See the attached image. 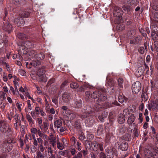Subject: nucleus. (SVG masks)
Segmentation results:
<instances>
[{
  "instance_id": "1",
  "label": "nucleus",
  "mask_w": 158,
  "mask_h": 158,
  "mask_svg": "<svg viewBox=\"0 0 158 158\" xmlns=\"http://www.w3.org/2000/svg\"><path fill=\"white\" fill-rule=\"evenodd\" d=\"M87 143H88L89 145V148L94 151H97L99 149L101 151H102L104 149L103 148V142L98 143L96 141H94L92 142H88Z\"/></svg>"
},
{
  "instance_id": "2",
  "label": "nucleus",
  "mask_w": 158,
  "mask_h": 158,
  "mask_svg": "<svg viewBox=\"0 0 158 158\" xmlns=\"http://www.w3.org/2000/svg\"><path fill=\"white\" fill-rule=\"evenodd\" d=\"M36 121L38 127L41 131L43 133L46 132L48 129V123L46 122H43L41 118H37Z\"/></svg>"
},
{
  "instance_id": "3",
  "label": "nucleus",
  "mask_w": 158,
  "mask_h": 158,
  "mask_svg": "<svg viewBox=\"0 0 158 158\" xmlns=\"http://www.w3.org/2000/svg\"><path fill=\"white\" fill-rule=\"evenodd\" d=\"M0 128L1 131L6 134H8L11 131L8 124L2 121H0Z\"/></svg>"
},
{
  "instance_id": "4",
  "label": "nucleus",
  "mask_w": 158,
  "mask_h": 158,
  "mask_svg": "<svg viewBox=\"0 0 158 158\" xmlns=\"http://www.w3.org/2000/svg\"><path fill=\"white\" fill-rule=\"evenodd\" d=\"M123 14V11L119 7H116L114 9L113 12V15L114 17H116V19L118 20V23L121 22Z\"/></svg>"
},
{
  "instance_id": "5",
  "label": "nucleus",
  "mask_w": 158,
  "mask_h": 158,
  "mask_svg": "<svg viewBox=\"0 0 158 158\" xmlns=\"http://www.w3.org/2000/svg\"><path fill=\"white\" fill-rule=\"evenodd\" d=\"M2 150L3 152H8L12 149V144L8 142L3 143L1 146Z\"/></svg>"
},
{
  "instance_id": "6",
  "label": "nucleus",
  "mask_w": 158,
  "mask_h": 158,
  "mask_svg": "<svg viewBox=\"0 0 158 158\" xmlns=\"http://www.w3.org/2000/svg\"><path fill=\"white\" fill-rule=\"evenodd\" d=\"M141 87V84L139 81L134 82L132 85V92L134 94H137L140 90Z\"/></svg>"
},
{
  "instance_id": "7",
  "label": "nucleus",
  "mask_w": 158,
  "mask_h": 158,
  "mask_svg": "<svg viewBox=\"0 0 158 158\" xmlns=\"http://www.w3.org/2000/svg\"><path fill=\"white\" fill-rule=\"evenodd\" d=\"M38 78L41 81L46 82L47 78L45 74V71L43 70H39L37 73Z\"/></svg>"
},
{
  "instance_id": "8",
  "label": "nucleus",
  "mask_w": 158,
  "mask_h": 158,
  "mask_svg": "<svg viewBox=\"0 0 158 158\" xmlns=\"http://www.w3.org/2000/svg\"><path fill=\"white\" fill-rule=\"evenodd\" d=\"M46 154V156L48 158H56L55 153L51 146L47 148Z\"/></svg>"
},
{
  "instance_id": "9",
  "label": "nucleus",
  "mask_w": 158,
  "mask_h": 158,
  "mask_svg": "<svg viewBox=\"0 0 158 158\" xmlns=\"http://www.w3.org/2000/svg\"><path fill=\"white\" fill-rule=\"evenodd\" d=\"M93 94L96 95V98H98V102H99L104 101L107 98V97L106 95L101 94L99 92H94Z\"/></svg>"
},
{
  "instance_id": "10",
  "label": "nucleus",
  "mask_w": 158,
  "mask_h": 158,
  "mask_svg": "<svg viewBox=\"0 0 158 158\" xmlns=\"http://www.w3.org/2000/svg\"><path fill=\"white\" fill-rule=\"evenodd\" d=\"M18 49L19 53L21 55L26 54L28 52V49L22 44L21 46H19Z\"/></svg>"
},
{
  "instance_id": "11",
  "label": "nucleus",
  "mask_w": 158,
  "mask_h": 158,
  "mask_svg": "<svg viewBox=\"0 0 158 158\" xmlns=\"http://www.w3.org/2000/svg\"><path fill=\"white\" fill-rule=\"evenodd\" d=\"M32 57H35L38 59L41 60H43L45 57L44 54L43 53L37 54V53L34 51H32Z\"/></svg>"
},
{
  "instance_id": "12",
  "label": "nucleus",
  "mask_w": 158,
  "mask_h": 158,
  "mask_svg": "<svg viewBox=\"0 0 158 158\" xmlns=\"http://www.w3.org/2000/svg\"><path fill=\"white\" fill-rule=\"evenodd\" d=\"M101 108V105L100 104H96L95 105L94 107L91 110V112H97ZM90 112L91 111H89L86 109V110L84 112V113L86 114L88 113V114H90Z\"/></svg>"
},
{
  "instance_id": "13",
  "label": "nucleus",
  "mask_w": 158,
  "mask_h": 158,
  "mask_svg": "<svg viewBox=\"0 0 158 158\" xmlns=\"http://www.w3.org/2000/svg\"><path fill=\"white\" fill-rule=\"evenodd\" d=\"M15 23L18 26H22L24 24V21L23 18L19 17L15 20Z\"/></svg>"
},
{
  "instance_id": "14",
  "label": "nucleus",
  "mask_w": 158,
  "mask_h": 158,
  "mask_svg": "<svg viewBox=\"0 0 158 158\" xmlns=\"http://www.w3.org/2000/svg\"><path fill=\"white\" fill-rule=\"evenodd\" d=\"M62 100L63 102L66 103H68L70 99L69 94L67 93H64L62 94Z\"/></svg>"
},
{
  "instance_id": "15",
  "label": "nucleus",
  "mask_w": 158,
  "mask_h": 158,
  "mask_svg": "<svg viewBox=\"0 0 158 158\" xmlns=\"http://www.w3.org/2000/svg\"><path fill=\"white\" fill-rule=\"evenodd\" d=\"M49 142L52 144L53 147H54L56 144V138L54 137L52 135H50L48 137Z\"/></svg>"
},
{
  "instance_id": "16",
  "label": "nucleus",
  "mask_w": 158,
  "mask_h": 158,
  "mask_svg": "<svg viewBox=\"0 0 158 158\" xmlns=\"http://www.w3.org/2000/svg\"><path fill=\"white\" fill-rule=\"evenodd\" d=\"M66 150H61L58 152V154L56 156L57 158H62V156L66 157Z\"/></svg>"
},
{
  "instance_id": "17",
  "label": "nucleus",
  "mask_w": 158,
  "mask_h": 158,
  "mask_svg": "<svg viewBox=\"0 0 158 158\" xmlns=\"http://www.w3.org/2000/svg\"><path fill=\"white\" fill-rule=\"evenodd\" d=\"M21 44L24 45V46H25L28 49L34 47V46L32 45L31 43L29 41L23 42Z\"/></svg>"
},
{
  "instance_id": "18",
  "label": "nucleus",
  "mask_w": 158,
  "mask_h": 158,
  "mask_svg": "<svg viewBox=\"0 0 158 158\" xmlns=\"http://www.w3.org/2000/svg\"><path fill=\"white\" fill-rule=\"evenodd\" d=\"M54 126L57 128H59L62 125V122L61 120H56L54 123Z\"/></svg>"
},
{
  "instance_id": "19",
  "label": "nucleus",
  "mask_w": 158,
  "mask_h": 158,
  "mask_svg": "<svg viewBox=\"0 0 158 158\" xmlns=\"http://www.w3.org/2000/svg\"><path fill=\"white\" fill-rule=\"evenodd\" d=\"M135 117L133 114H131L128 116L127 119V123L129 124H131L135 120Z\"/></svg>"
},
{
  "instance_id": "20",
  "label": "nucleus",
  "mask_w": 158,
  "mask_h": 158,
  "mask_svg": "<svg viewBox=\"0 0 158 158\" xmlns=\"http://www.w3.org/2000/svg\"><path fill=\"white\" fill-rule=\"evenodd\" d=\"M3 29L5 31H9L11 29L12 27L10 23L8 22L4 25Z\"/></svg>"
},
{
  "instance_id": "21",
  "label": "nucleus",
  "mask_w": 158,
  "mask_h": 158,
  "mask_svg": "<svg viewBox=\"0 0 158 158\" xmlns=\"http://www.w3.org/2000/svg\"><path fill=\"white\" fill-rule=\"evenodd\" d=\"M6 94L3 91H0V104L2 103L4 100L6 99Z\"/></svg>"
},
{
  "instance_id": "22",
  "label": "nucleus",
  "mask_w": 158,
  "mask_h": 158,
  "mask_svg": "<svg viewBox=\"0 0 158 158\" xmlns=\"http://www.w3.org/2000/svg\"><path fill=\"white\" fill-rule=\"evenodd\" d=\"M154 154V151L152 153H151V151H148L145 155L147 158H156Z\"/></svg>"
},
{
  "instance_id": "23",
  "label": "nucleus",
  "mask_w": 158,
  "mask_h": 158,
  "mask_svg": "<svg viewBox=\"0 0 158 158\" xmlns=\"http://www.w3.org/2000/svg\"><path fill=\"white\" fill-rule=\"evenodd\" d=\"M74 103L75 104V107L80 108L82 106V102L81 100L80 99H76Z\"/></svg>"
},
{
  "instance_id": "24",
  "label": "nucleus",
  "mask_w": 158,
  "mask_h": 158,
  "mask_svg": "<svg viewBox=\"0 0 158 158\" xmlns=\"http://www.w3.org/2000/svg\"><path fill=\"white\" fill-rule=\"evenodd\" d=\"M74 103L75 104V107L80 108L82 106V102L81 100L80 99H76Z\"/></svg>"
},
{
  "instance_id": "25",
  "label": "nucleus",
  "mask_w": 158,
  "mask_h": 158,
  "mask_svg": "<svg viewBox=\"0 0 158 158\" xmlns=\"http://www.w3.org/2000/svg\"><path fill=\"white\" fill-rule=\"evenodd\" d=\"M57 148L59 150H62L64 148V145L62 143L60 142L58 140L56 141Z\"/></svg>"
},
{
  "instance_id": "26",
  "label": "nucleus",
  "mask_w": 158,
  "mask_h": 158,
  "mask_svg": "<svg viewBox=\"0 0 158 158\" xmlns=\"http://www.w3.org/2000/svg\"><path fill=\"white\" fill-rule=\"evenodd\" d=\"M108 115V113L107 112H104L102 115H100L98 116V118L102 122H103L104 119L106 118Z\"/></svg>"
},
{
  "instance_id": "27",
  "label": "nucleus",
  "mask_w": 158,
  "mask_h": 158,
  "mask_svg": "<svg viewBox=\"0 0 158 158\" xmlns=\"http://www.w3.org/2000/svg\"><path fill=\"white\" fill-rule=\"evenodd\" d=\"M114 84V81L112 79H110L106 83V85L108 88L112 87Z\"/></svg>"
},
{
  "instance_id": "28",
  "label": "nucleus",
  "mask_w": 158,
  "mask_h": 158,
  "mask_svg": "<svg viewBox=\"0 0 158 158\" xmlns=\"http://www.w3.org/2000/svg\"><path fill=\"white\" fill-rule=\"evenodd\" d=\"M122 114L125 118H127L131 114L128 110L125 109L123 110V114Z\"/></svg>"
},
{
  "instance_id": "29",
  "label": "nucleus",
  "mask_w": 158,
  "mask_h": 158,
  "mask_svg": "<svg viewBox=\"0 0 158 158\" xmlns=\"http://www.w3.org/2000/svg\"><path fill=\"white\" fill-rule=\"evenodd\" d=\"M31 131L33 138H34L35 135L37 133V129L35 128H32L31 129Z\"/></svg>"
},
{
  "instance_id": "30",
  "label": "nucleus",
  "mask_w": 158,
  "mask_h": 158,
  "mask_svg": "<svg viewBox=\"0 0 158 158\" xmlns=\"http://www.w3.org/2000/svg\"><path fill=\"white\" fill-rule=\"evenodd\" d=\"M58 97L57 96H55L52 98V101L57 106H58Z\"/></svg>"
},
{
  "instance_id": "31",
  "label": "nucleus",
  "mask_w": 158,
  "mask_h": 158,
  "mask_svg": "<svg viewBox=\"0 0 158 158\" xmlns=\"http://www.w3.org/2000/svg\"><path fill=\"white\" fill-rule=\"evenodd\" d=\"M118 21L117 22V23L118 24L117 25L116 28L118 30L121 31L124 29L125 28V26L123 24H119Z\"/></svg>"
},
{
  "instance_id": "32",
  "label": "nucleus",
  "mask_w": 158,
  "mask_h": 158,
  "mask_svg": "<svg viewBox=\"0 0 158 158\" xmlns=\"http://www.w3.org/2000/svg\"><path fill=\"white\" fill-rule=\"evenodd\" d=\"M122 115V114H120L118 119V122L120 124L123 123L125 120V118Z\"/></svg>"
},
{
  "instance_id": "33",
  "label": "nucleus",
  "mask_w": 158,
  "mask_h": 158,
  "mask_svg": "<svg viewBox=\"0 0 158 158\" xmlns=\"http://www.w3.org/2000/svg\"><path fill=\"white\" fill-rule=\"evenodd\" d=\"M151 106L154 110H156L158 108V99L156 100L155 102H153Z\"/></svg>"
},
{
  "instance_id": "34",
  "label": "nucleus",
  "mask_w": 158,
  "mask_h": 158,
  "mask_svg": "<svg viewBox=\"0 0 158 158\" xmlns=\"http://www.w3.org/2000/svg\"><path fill=\"white\" fill-rule=\"evenodd\" d=\"M20 16L23 18H27L29 15V13L28 12L24 11L22 12V13L20 14Z\"/></svg>"
},
{
  "instance_id": "35",
  "label": "nucleus",
  "mask_w": 158,
  "mask_h": 158,
  "mask_svg": "<svg viewBox=\"0 0 158 158\" xmlns=\"http://www.w3.org/2000/svg\"><path fill=\"white\" fill-rule=\"evenodd\" d=\"M152 37L153 40L156 41L158 40V35L154 32H153L152 33Z\"/></svg>"
},
{
  "instance_id": "36",
  "label": "nucleus",
  "mask_w": 158,
  "mask_h": 158,
  "mask_svg": "<svg viewBox=\"0 0 158 158\" xmlns=\"http://www.w3.org/2000/svg\"><path fill=\"white\" fill-rule=\"evenodd\" d=\"M114 152L111 149L109 151L107 152V156H109L110 158H113L114 156Z\"/></svg>"
},
{
  "instance_id": "37",
  "label": "nucleus",
  "mask_w": 158,
  "mask_h": 158,
  "mask_svg": "<svg viewBox=\"0 0 158 158\" xmlns=\"http://www.w3.org/2000/svg\"><path fill=\"white\" fill-rule=\"evenodd\" d=\"M27 119L29 123L32 126L33 123V121L31 117L29 115H27Z\"/></svg>"
},
{
  "instance_id": "38",
  "label": "nucleus",
  "mask_w": 158,
  "mask_h": 158,
  "mask_svg": "<svg viewBox=\"0 0 158 158\" xmlns=\"http://www.w3.org/2000/svg\"><path fill=\"white\" fill-rule=\"evenodd\" d=\"M31 65L34 66H37L40 64V61L38 60H35L32 61L31 63Z\"/></svg>"
},
{
  "instance_id": "39",
  "label": "nucleus",
  "mask_w": 158,
  "mask_h": 158,
  "mask_svg": "<svg viewBox=\"0 0 158 158\" xmlns=\"http://www.w3.org/2000/svg\"><path fill=\"white\" fill-rule=\"evenodd\" d=\"M128 148V144L127 143H125L122 145L121 149L122 151H126Z\"/></svg>"
},
{
  "instance_id": "40",
  "label": "nucleus",
  "mask_w": 158,
  "mask_h": 158,
  "mask_svg": "<svg viewBox=\"0 0 158 158\" xmlns=\"http://www.w3.org/2000/svg\"><path fill=\"white\" fill-rule=\"evenodd\" d=\"M14 118L15 120V122H16L17 121L20 119V118H23V115L22 114L20 115L18 114H15L14 116Z\"/></svg>"
},
{
  "instance_id": "41",
  "label": "nucleus",
  "mask_w": 158,
  "mask_h": 158,
  "mask_svg": "<svg viewBox=\"0 0 158 158\" xmlns=\"http://www.w3.org/2000/svg\"><path fill=\"white\" fill-rule=\"evenodd\" d=\"M123 10L126 12H128L131 10L130 7L129 6L124 5L123 7Z\"/></svg>"
},
{
  "instance_id": "42",
  "label": "nucleus",
  "mask_w": 158,
  "mask_h": 158,
  "mask_svg": "<svg viewBox=\"0 0 158 158\" xmlns=\"http://www.w3.org/2000/svg\"><path fill=\"white\" fill-rule=\"evenodd\" d=\"M70 87L74 89H76L78 87V85L75 82H72L71 83L70 85Z\"/></svg>"
},
{
  "instance_id": "43",
  "label": "nucleus",
  "mask_w": 158,
  "mask_h": 158,
  "mask_svg": "<svg viewBox=\"0 0 158 158\" xmlns=\"http://www.w3.org/2000/svg\"><path fill=\"white\" fill-rule=\"evenodd\" d=\"M118 86L119 87H123V80L122 78H119L118 80Z\"/></svg>"
},
{
  "instance_id": "44",
  "label": "nucleus",
  "mask_w": 158,
  "mask_h": 158,
  "mask_svg": "<svg viewBox=\"0 0 158 158\" xmlns=\"http://www.w3.org/2000/svg\"><path fill=\"white\" fill-rule=\"evenodd\" d=\"M19 74L22 76H24L26 75V72L23 69H19Z\"/></svg>"
},
{
  "instance_id": "45",
  "label": "nucleus",
  "mask_w": 158,
  "mask_h": 158,
  "mask_svg": "<svg viewBox=\"0 0 158 158\" xmlns=\"http://www.w3.org/2000/svg\"><path fill=\"white\" fill-rule=\"evenodd\" d=\"M134 34L131 31H129L127 33V37L129 39H131L134 36Z\"/></svg>"
},
{
  "instance_id": "46",
  "label": "nucleus",
  "mask_w": 158,
  "mask_h": 158,
  "mask_svg": "<svg viewBox=\"0 0 158 158\" xmlns=\"http://www.w3.org/2000/svg\"><path fill=\"white\" fill-rule=\"evenodd\" d=\"M10 90L12 92L13 94L14 95H15L16 93H19L18 91H16V89H14V88L12 86L10 87Z\"/></svg>"
},
{
  "instance_id": "47",
  "label": "nucleus",
  "mask_w": 158,
  "mask_h": 158,
  "mask_svg": "<svg viewBox=\"0 0 158 158\" xmlns=\"http://www.w3.org/2000/svg\"><path fill=\"white\" fill-rule=\"evenodd\" d=\"M37 155L39 158H45L46 157V155H43L40 152H38Z\"/></svg>"
},
{
  "instance_id": "48",
  "label": "nucleus",
  "mask_w": 158,
  "mask_h": 158,
  "mask_svg": "<svg viewBox=\"0 0 158 158\" xmlns=\"http://www.w3.org/2000/svg\"><path fill=\"white\" fill-rule=\"evenodd\" d=\"M13 82L15 85V89H16V91H18V88L19 85V84L16 81H14Z\"/></svg>"
},
{
  "instance_id": "49",
  "label": "nucleus",
  "mask_w": 158,
  "mask_h": 158,
  "mask_svg": "<svg viewBox=\"0 0 158 158\" xmlns=\"http://www.w3.org/2000/svg\"><path fill=\"white\" fill-rule=\"evenodd\" d=\"M81 143H80L79 142H77V147H76V148L78 150V151H80L81 150Z\"/></svg>"
},
{
  "instance_id": "50",
  "label": "nucleus",
  "mask_w": 158,
  "mask_h": 158,
  "mask_svg": "<svg viewBox=\"0 0 158 158\" xmlns=\"http://www.w3.org/2000/svg\"><path fill=\"white\" fill-rule=\"evenodd\" d=\"M85 137V136L84 134L83 133H81L79 135V139L81 141H83Z\"/></svg>"
},
{
  "instance_id": "51",
  "label": "nucleus",
  "mask_w": 158,
  "mask_h": 158,
  "mask_svg": "<svg viewBox=\"0 0 158 158\" xmlns=\"http://www.w3.org/2000/svg\"><path fill=\"white\" fill-rule=\"evenodd\" d=\"M139 123H141L143 120V118L142 117V114L141 113H140L139 114Z\"/></svg>"
},
{
  "instance_id": "52",
  "label": "nucleus",
  "mask_w": 158,
  "mask_h": 158,
  "mask_svg": "<svg viewBox=\"0 0 158 158\" xmlns=\"http://www.w3.org/2000/svg\"><path fill=\"white\" fill-rule=\"evenodd\" d=\"M70 152L71 155L74 156L76 152V150L74 148H72L70 149Z\"/></svg>"
},
{
  "instance_id": "53",
  "label": "nucleus",
  "mask_w": 158,
  "mask_h": 158,
  "mask_svg": "<svg viewBox=\"0 0 158 158\" xmlns=\"http://www.w3.org/2000/svg\"><path fill=\"white\" fill-rule=\"evenodd\" d=\"M21 0H13L12 2L16 5H19L21 3Z\"/></svg>"
},
{
  "instance_id": "54",
  "label": "nucleus",
  "mask_w": 158,
  "mask_h": 158,
  "mask_svg": "<svg viewBox=\"0 0 158 158\" xmlns=\"http://www.w3.org/2000/svg\"><path fill=\"white\" fill-rule=\"evenodd\" d=\"M139 52L141 54H143L144 52V49L143 47H140L138 49Z\"/></svg>"
},
{
  "instance_id": "55",
  "label": "nucleus",
  "mask_w": 158,
  "mask_h": 158,
  "mask_svg": "<svg viewBox=\"0 0 158 158\" xmlns=\"http://www.w3.org/2000/svg\"><path fill=\"white\" fill-rule=\"evenodd\" d=\"M71 112L70 110H68L63 113L65 116H66L68 117Z\"/></svg>"
},
{
  "instance_id": "56",
  "label": "nucleus",
  "mask_w": 158,
  "mask_h": 158,
  "mask_svg": "<svg viewBox=\"0 0 158 158\" xmlns=\"http://www.w3.org/2000/svg\"><path fill=\"white\" fill-rule=\"evenodd\" d=\"M75 117V115L72 111L68 117L71 119H73Z\"/></svg>"
},
{
  "instance_id": "57",
  "label": "nucleus",
  "mask_w": 158,
  "mask_h": 158,
  "mask_svg": "<svg viewBox=\"0 0 158 158\" xmlns=\"http://www.w3.org/2000/svg\"><path fill=\"white\" fill-rule=\"evenodd\" d=\"M118 101L120 103H122L124 102V100L122 96H119L118 97Z\"/></svg>"
},
{
  "instance_id": "58",
  "label": "nucleus",
  "mask_w": 158,
  "mask_h": 158,
  "mask_svg": "<svg viewBox=\"0 0 158 158\" xmlns=\"http://www.w3.org/2000/svg\"><path fill=\"white\" fill-rule=\"evenodd\" d=\"M154 19L155 20L158 22V10L156 11L154 14Z\"/></svg>"
},
{
  "instance_id": "59",
  "label": "nucleus",
  "mask_w": 158,
  "mask_h": 158,
  "mask_svg": "<svg viewBox=\"0 0 158 158\" xmlns=\"http://www.w3.org/2000/svg\"><path fill=\"white\" fill-rule=\"evenodd\" d=\"M50 114H55L56 111L53 108H52L49 110Z\"/></svg>"
},
{
  "instance_id": "60",
  "label": "nucleus",
  "mask_w": 158,
  "mask_h": 158,
  "mask_svg": "<svg viewBox=\"0 0 158 158\" xmlns=\"http://www.w3.org/2000/svg\"><path fill=\"white\" fill-rule=\"evenodd\" d=\"M71 140L72 142L73 143V145H75L77 141V139L76 138L74 137L73 136L72 137Z\"/></svg>"
},
{
  "instance_id": "61",
  "label": "nucleus",
  "mask_w": 158,
  "mask_h": 158,
  "mask_svg": "<svg viewBox=\"0 0 158 158\" xmlns=\"http://www.w3.org/2000/svg\"><path fill=\"white\" fill-rule=\"evenodd\" d=\"M22 106V105L18 102H17L16 103V106L19 109V110L20 111H21V106Z\"/></svg>"
},
{
  "instance_id": "62",
  "label": "nucleus",
  "mask_w": 158,
  "mask_h": 158,
  "mask_svg": "<svg viewBox=\"0 0 158 158\" xmlns=\"http://www.w3.org/2000/svg\"><path fill=\"white\" fill-rule=\"evenodd\" d=\"M39 148L40 149L41 152H43L44 150V148L43 147V146L41 143L39 146Z\"/></svg>"
},
{
  "instance_id": "63",
  "label": "nucleus",
  "mask_w": 158,
  "mask_h": 158,
  "mask_svg": "<svg viewBox=\"0 0 158 158\" xmlns=\"http://www.w3.org/2000/svg\"><path fill=\"white\" fill-rule=\"evenodd\" d=\"M7 100L10 104L12 103L13 102L12 99L10 97H7Z\"/></svg>"
},
{
  "instance_id": "64",
  "label": "nucleus",
  "mask_w": 158,
  "mask_h": 158,
  "mask_svg": "<svg viewBox=\"0 0 158 158\" xmlns=\"http://www.w3.org/2000/svg\"><path fill=\"white\" fill-rule=\"evenodd\" d=\"M154 44L156 48V50L157 49L158 50V40L155 41L154 42Z\"/></svg>"
}]
</instances>
